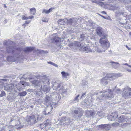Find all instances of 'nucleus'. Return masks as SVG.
I'll return each instance as SVG.
<instances>
[{
    "mask_svg": "<svg viewBox=\"0 0 131 131\" xmlns=\"http://www.w3.org/2000/svg\"><path fill=\"white\" fill-rule=\"evenodd\" d=\"M96 31L97 35L101 38L100 39L99 42L102 47L106 49H108L110 46V43L107 41V35L104 32L102 28L101 27H98L96 29Z\"/></svg>",
    "mask_w": 131,
    "mask_h": 131,
    "instance_id": "nucleus-1",
    "label": "nucleus"
},
{
    "mask_svg": "<svg viewBox=\"0 0 131 131\" xmlns=\"http://www.w3.org/2000/svg\"><path fill=\"white\" fill-rule=\"evenodd\" d=\"M115 0H95V2L101 7L108 8L109 7H113L114 8H117L116 6L113 5L110 3H113Z\"/></svg>",
    "mask_w": 131,
    "mask_h": 131,
    "instance_id": "nucleus-2",
    "label": "nucleus"
},
{
    "mask_svg": "<svg viewBox=\"0 0 131 131\" xmlns=\"http://www.w3.org/2000/svg\"><path fill=\"white\" fill-rule=\"evenodd\" d=\"M49 80L48 78L45 76L40 77L39 80H34L31 82L32 85L35 87L37 86H39L42 84H46L47 83L48 85Z\"/></svg>",
    "mask_w": 131,
    "mask_h": 131,
    "instance_id": "nucleus-3",
    "label": "nucleus"
},
{
    "mask_svg": "<svg viewBox=\"0 0 131 131\" xmlns=\"http://www.w3.org/2000/svg\"><path fill=\"white\" fill-rule=\"evenodd\" d=\"M52 86L54 90H59L61 93L63 94L66 92V90L62 82H60L59 81H57L56 82L52 83Z\"/></svg>",
    "mask_w": 131,
    "mask_h": 131,
    "instance_id": "nucleus-4",
    "label": "nucleus"
},
{
    "mask_svg": "<svg viewBox=\"0 0 131 131\" xmlns=\"http://www.w3.org/2000/svg\"><path fill=\"white\" fill-rule=\"evenodd\" d=\"M42 118L43 117L41 116L36 114L30 116L27 122L28 124L31 125H32L38 121L41 120Z\"/></svg>",
    "mask_w": 131,
    "mask_h": 131,
    "instance_id": "nucleus-5",
    "label": "nucleus"
},
{
    "mask_svg": "<svg viewBox=\"0 0 131 131\" xmlns=\"http://www.w3.org/2000/svg\"><path fill=\"white\" fill-rule=\"evenodd\" d=\"M122 92V96L126 98L131 96V88L128 87H126L123 89Z\"/></svg>",
    "mask_w": 131,
    "mask_h": 131,
    "instance_id": "nucleus-6",
    "label": "nucleus"
},
{
    "mask_svg": "<svg viewBox=\"0 0 131 131\" xmlns=\"http://www.w3.org/2000/svg\"><path fill=\"white\" fill-rule=\"evenodd\" d=\"M16 86V84H8L4 86V90L8 92L14 93L17 92L15 87Z\"/></svg>",
    "mask_w": 131,
    "mask_h": 131,
    "instance_id": "nucleus-7",
    "label": "nucleus"
},
{
    "mask_svg": "<svg viewBox=\"0 0 131 131\" xmlns=\"http://www.w3.org/2000/svg\"><path fill=\"white\" fill-rule=\"evenodd\" d=\"M114 77V75L113 74H107L105 77L101 79V84L104 85H107L109 81L111 80V79Z\"/></svg>",
    "mask_w": 131,
    "mask_h": 131,
    "instance_id": "nucleus-8",
    "label": "nucleus"
},
{
    "mask_svg": "<svg viewBox=\"0 0 131 131\" xmlns=\"http://www.w3.org/2000/svg\"><path fill=\"white\" fill-rule=\"evenodd\" d=\"M103 94L102 97H103L106 99L111 98L113 97V95L112 94V92L111 91L110 89H108L107 91H103L101 92Z\"/></svg>",
    "mask_w": 131,
    "mask_h": 131,
    "instance_id": "nucleus-9",
    "label": "nucleus"
},
{
    "mask_svg": "<svg viewBox=\"0 0 131 131\" xmlns=\"http://www.w3.org/2000/svg\"><path fill=\"white\" fill-rule=\"evenodd\" d=\"M52 94V100H54L56 102L54 103L53 105L54 106V105L58 104V102L61 98V96L59 94L57 93L54 92L52 93V92H50Z\"/></svg>",
    "mask_w": 131,
    "mask_h": 131,
    "instance_id": "nucleus-10",
    "label": "nucleus"
},
{
    "mask_svg": "<svg viewBox=\"0 0 131 131\" xmlns=\"http://www.w3.org/2000/svg\"><path fill=\"white\" fill-rule=\"evenodd\" d=\"M22 48L20 47L16 48L13 46H9L7 48V51L8 53H13L15 51H20Z\"/></svg>",
    "mask_w": 131,
    "mask_h": 131,
    "instance_id": "nucleus-11",
    "label": "nucleus"
},
{
    "mask_svg": "<svg viewBox=\"0 0 131 131\" xmlns=\"http://www.w3.org/2000/svg\"><path fill=\"white\" fill-rule=\"evenodd\" d=\"M54 105L52 103L49 104L47 108H46L44 111L43 112V114L45 115H47L50 114V112L53 109Z\"/></svg>",
    "mask_w": 131,
    "mask_h": 131,
    "instance_id": "nucleus-12",
    "label": "nucleus"
},
{
    "mask_svg": "<svg viewBox=\"0 0 131 131\" xmlns=\"http://www.w3.org/2000/svg\"><path fill=\"white\" fill-rule=\"evenodd\" d=\"M51 39L52 40V42H58L60 40V38L57 36L56 33L53 34L51 37Z\"/></svg>",
    "mask_w": 131,
    "mask_h": 131,
    "instance_id": "nucleus-13",
    "label": "nucleus"
},
{
    "mask_svg": "<svg viewBox=\"0 0 131 131\" xmlns=\"http://www.w3.org/2000/svg\"><path fill=\"white\" fill-rule=\"evenodd\" d=\"M41 89L42 91L45 94L49 93L50 92V88L49 86L45 85H41Z\"/></svg>",
    "mask_w": 131,
    "mask_h": 131,
    "instance_id": "nucleus-14",
    "label": "nucleus"
},
{
    "mask_svg": "<svg viewBox=\"0 0 131 131\" xmlns=\"http://www.w3.org/2000/svg\"><path fill=\"white\" fill-rule=\"evenodd\" d=\"M108 63L113 68L115 69L118 68L120 65L119 63L115 62L113 61H111Z\"/></svg>",
    "mask_w": 131,
    "mask_h": 131,
    "instance_id": "nucleus-15",
    "label": "nucleus"
},
{
    "mask_svg": "<svg viewBox=\"0 0 131 131\" xmlns=\"http://www.w3.org/2000/svg\"><path fill=\"white\" fill-rule=\"evenodd\" d=\"M50 92H49L45 98L44 100L46 103H49L52 100V94Z\"/></svg>",
    "mask_w": 131,
    "mask_h": 131,
    "instance_id": "nucleus-16",
    "label": "nucleus"
},
{
    "mask_svg": "<svg viewBox=\"0 0 131 131\" xmlns=\"http://www.w3.org/2000/svg\"><path fill=\"white\" fill-rule=\"evenodd\" d=\"M81 47V51H82L85 53H87L89 52H91L92 51L91 50L90 48V47L88 46L85 47L83 46Z\"/></svg>",
    "mask_w": 131,
    "mask_h": 131,
    "instance_id": "nucleus-17",
    "label": "nucleus"
},
{
    "mask_svg": "<svg viewBox=\"0 0 131 131\" xmlns=\"http://www.w3.org/2000/svg\"><path fill=\"white\" fill-rule=\"evenodd\" d=\"M128 120L126 116H121L118 118V121L120 123L123 122H127Z\"/></svg>",
    "mask_w": 131,
    "mask_h": 131,
    "instance_id": "nucleus-18",
    "label": "nucleus"
},
{
    "mask_svg": "<svg viewBox=\"0 0 131 131\" xmlns=\"http://www.w3.org/2000/svg\"><path fill=\"white\" fill-rule=\"evenodd\" d=\"M109 124H101L99 126V128L101 129H107L110 127Z\"/></svg>",
    "mask_w": 131,
    "mask_h": 131,
    "instance_id": "nucleus-19",
    "label": "nucleus"
},
{
    "mask_svg": "<svg viewBox=\"0 0 131 131\" xmlns=\"http://www.w3.org/2000/svg\"><path fill=\"white\" fill-rule=\"evenodd\" d=\"M77 19L70 18L69 19H66V22H67L68 24L72 25L73 23H75L77 22Z\"/></svg>",
    "mask_w": 131,
    "mask_h": 131,
    "instance_id": "nucleus-20",
    "label": "nucleus"
},
{
    "mask_svg": "<svg viewBox=\"0 0 131 131\" xmlns=\"http://www.w3.org/2000/svg\"><path fill=\"white\" fill-rule=\"evenodd\" d=\"M61 120L63 121V124H64L66 125L69 124L71 122L69 118H67L66 117H63L62 118Z\"/></svg>",
    "mask_w": 131,
    "mask_h": 131,
    "instance_id": "nucleus-21",
    "label": "nucleus"
},
{
    "mask_svg": "<svg viewBox=\"0 0 131 131\" xmlns=\"http://www.w3.org/2000/svg\"><path fill=\"white\" fill-rule=\"evenodd\" d=\"M73 46H74L75 49L79 48V49L81 51V47L82 46H83L81 45L80 42H75L73 44Z\"/></svg>",
    "mask_w": 131,
    "mask_h": 131,
    "instance_id": "nucleus-22",
    "label": "nucleus"
},
{
    "mask_svg": "<svg viewBox=\"0 0 131 131\" xmlns=\"http://www.w3.org/2000/svg\"><path fill=\"white\" fill-rule=\"evenodd\" d=\"M34 94L37 96H39L42 98L43 96L42 93V92L41 90H37L35 92Z\"/></svg>",
    "mask_w": 131,
    "mask_h": 131,
    "instance_id": "nucleus-23",
    "label": "nucleus"
},
{
    "mask_svg": "<svg viewBox=\"0 0 131 131\" xmlns=\"http://www.w3.org/2000/svg\"><path fill=\"white\" fill-rule=\"evenodd\" d=\"M110 9L111 10H112L114 11L116 14V16L117 15H123L125 13L120 12L118 10H117V9Z\"/></svg>",
    "mask_w": 131,
    "mask_h": 131,
    "instance_id": "nucleus-24",
    "label": "nucleus"
},
{
    "mask_svg": "<svg viewBox=\"0 0 131 131\" xmlns=\"http://www.w3.org/2000/svg\"><path fill=\"white\" fill-rule=\"evenodd\" d=\"M86 113L88 116L90 117L93 116L95 114L94 112L92 111H87Z\"/></svg>",
    "mask_w": 131,
    "mask_h": 131,
    "instance_id": "nucleus-25",
    "label": "nucleus"
},
{
    "mask_svg": "<svg viewBox=\"0 0 131 131\" xmlns=\"http://www.w3.org/2000/svg\"><path fill=\"white\" fill-rule=\"evenodd\" d=\"M34 48L31 47H26L24 49V51L25 52H29L31 51L34 50Z\"/></svg>",
    "mask_w": 131,
    "mask_h": 131,
    "instance_id": "nucleus-26",
    "label": "nucleus"
},
{
    "mask_svg": "<svg viewBox=\"0 0 131 131\" xmlns=\"http://www.w3.org/2000/svg\"><path fill=\"white\" fill-rule=\"evenodd\" d=\"M7 59L8 61L14 62L16 61V59L12 56H8L7 58Z\"/></svg>",
    "mask_w": 131,
    "mask_h": 131,
    "instance_id": "nucleus-27",
    "label": "nucleus"
},
{
    "mask_svg": "<svg viewBox=\"0 0 131 131\" xmlns=\"http://www.w3.org/2000/svg\"><path fill=\"white\" fill-rule=\"evenodd\" d=\"M117 117V115L115 116L112 115H110L108 116V119L110 121H114V120Z\"/></svg>",
    "mask_w": 131,
    "mask_h": 131,
    "instance_id": "nucleus-28",
    "label": "nucleus"
},
{
    "mask_svg": "<svg viewBox=\"0 0 131 131\" xmlns=\"http://www.w3.org/2000/svg\"><path fill=\"white\" fill-rule=\"evenodd\" d=\"M63 78H66L67 76H69L68 73L64 71H62L61 73Z\"/></svg>",
    "mask_w": 131,
    "mask_h": 131,
    "instance_id": "nucleus-29",
    "label": "nucleus"
},
{
    "mask_svg": "<svg viewBox=\"0 0 131 131\" xmlns=\"http://www.w3.org/2000/svg\"><path fill=\"white\" fill-rule=\"evenodd\" d=\"M7 98L9 101L12 102L14 101V100L15 99V97L13 95H11L8 96Z\"/></svg>",
    "mask_w": 131,
    "mask_h": 131,
    "instance_id": "nucleus-30",
    "label": "nucleus"
},
{
    "mask_svg": "<svg viewBox=\"0 0 131 131\" xmlns=\"http://www.w3.org/2000/svg\"><path fill=\"white\" fill-rule=\"evenodd\" d=\"M20 83V84H21L23 86L25 87L26 86H29V84L28 83L24 81H21Z\"/></svg>",
    "mask_w": 131,
    "mask_h": 131,
    "instance_id": "nucleus-31",
    "label": "nucleus"
},
{
    "mask_svg": "<svg viewBox=\"0 0 131 131\" xmlns=\"http://www.w3.org/2000/svg\"><path fill=\"white\" fill-rule=\"evenodd\" d=\"M66 19H60L58 20L59 24L61 25L64 24L66 22Z\"/></svg>",
    "mask_w": 131,
    "mask_h": 131,
    "instance_id": "nucleus-32",
    "label": "nucleus"
},
{
    "mask_svg": "<svg viewBox=\"0 0 131 131\" xmlns=\"http://www.w3.org/2000/svg\"><path fill=\"white\" fill-rule=\"evenodd\" d=\"M48 121H49L47 120L44 124L45 125V127H47V128H48L50 127L51 125L50 122H48Z\"/></svg>",
    "mask_w": 131,
    "mask_h": 131,
    "instance_id": "nucleus-33",
    "label": "nucleus"
},
{
    "mask_svg": "<svg viewBox=\"0 0 131 131\" xmlns=\"http://www.w3.org/2000/svg\"><path fill=\"white\" fill-rule=\"evenodd\" d=\"M20 85V83H19L18 86L17 85H16V86L15 87L16 90V89H17L19 91H20L22 90V88Z\"/></svg>",
    "mask_w": 131,
    "mask_h": 131,
    "instance_id": "nucleus-34",
    "label": "nucleus"
},
{
    "mask_svg": "<svg viewBox=\"0 0 131 131\" xmlns=\"http://www.w3.org/2000/svg\"><path fill=\"white\" fill-rule=\"evenodd\" d=\"M95 50L97 52L99 53H101L102 52H105V50L102 49L100 48L97 47L95 49Z\"/></svg>",
    "mask_w": 131,
    "mask_h": 131,
    "instance_id": "nucleus-35",
    "label": "nucleus"
},
{
    "mask_svg": "<svg viewBox=\"0 0 131 131\" xmlns=\"http://www.w3.org/2000/svg\"><path fill=\"white\" fill-rule=\"evenodd\" d=\"M27 92L25 91H23L21 92H20L18 94V95L20 96H24L26 95V94Z\"/></svg>",
    "mask_w": 131,
    "mask_h": 131,
    "instance_id": "nucleus-36",
    "label": "nucleus"
},
{
    "mask_svg": "<svg viewBox=\"0 0 131 131\" xmlns=\"http://www.w3.org/2000/svg\"><path fill=\"white\" fill-rule=\"evenodd\" d=\"M49 9L48 10H46L44 9L42 11V13H45L46 14H48L50 13L52 11V9Z\"/></svg>",
    "mask_w": 131,
    "mask_h": 131,
    "instance_id": "nucleus-37",
    "label": "nucleus"
},
{
    "mask_svg": "<svg viewBox=\"0 0 131 131\" xmlns=\"http://www.w3.org/2000/svg\"><path fill=\"white\" fill-rule=\"evenodd\" d=\"M85 39V35L84 34H83L80 35L79 40L80 41H82L84 40Z\"/></svg>",
    "mask_w": 131,
    "mask_h": 131,
    "instance_id": "nucleus-38",
    "label": "nucleus"
},
{
    "mask_svg": "<svg viewBox=\"0 0 131 131\" xmlns=\"http://www.w3.org/2000/svg\"><path fill=\"white\" fill-rule=\"evenodd\" d=\"M18 122L19 123L17 124H16L15 125L16 128L17 129L22 128L23 127L20 124V122L18 121Z\"/></svg>",
    "mask_w": 131,
    "mask_h": 131,
    "instance_id": "nucleus-39",
    "label": "nucleus"
},
{
    "mask_svg": "<svg viewBox=\"0 0 131 131\" xmlns=\"http://www.w3.org/2000/svg\"><path fill=\"white\" fill-rule=\"evenodd\" d=\"M31 14L34 15L36 12V9H30V10Z\"/></svg>",
    "mask_w": 131,
    "mask_h": 131,
    "instance_id": "nucleus-40",
    "label": "nucleus"
},
{
    "mask_svg": "<svg viewBox=\"0 0 131 131\" xmlns=\"http://www.w3.org/2000/svg\"><path fill=\"white\" fill-rule=\"evenodd\" d=\"M47 63L50 64L51 65L56 67H58V66L55 63L51 61L47 62Z\"/></svg>",
    "mask_w": 131,
    "mask_h": 131,
    "instance_id": "nucleus-41",
    "label": "nucleus"
},
{
    "mask_svg": "<svg viewBox=\"0 0 131 131\" xmlns=\"http://www.w3.org/2000/svg\"><path fill=\"white\" fill-rule=\"evenodd\" d=\"M6 95V94L5 92L4 91H1V93L0 94V97H2L3 96H5Z\"/></svg>",
    "mask_w": 131,
    "mask_h": 131,
    "instance_id": "nucleus-42",
    "label": "nucleus"
},
{
    "mask_svg": "<svg viewBox=\"0 0 131 131\" xmlns=\"http://www.w3.org/2000/svg\"><path fill=\"white\" fill-rule=\"evenodd\" d=\"M42 50H37L35 51L36 52L37 54L39 56V55L41 54V51Z\"/></svg>",
    "mask_w": 131,
    "mask_h": 131,
    "instance_id": "nucleus-43",
    "label": "nucleus"
},
{
    "mask_svg": "<svg viewBox=\"0 0 131 131\" xmlns=\"http://www.w3.org/2000/svg\"><path fill=\"white\" fill-rule=\"evenodd\" d=\"M48 53V52L47 51H45L43 50H42L41 51V55L42 56H44L45 54H46Z\"/></svg>",
    "mask_w": 131,
    "mask_h": 131,
    "instance_id": "nucleus-44",
    "label": "nucleus"
},
{
    "mask_svg": "<svg viewBox=\"0 0 131 131\" xmlns=\"http://www.w3.org/2000/svg\"><path fill=\"white\" fill-rule=\"evenodd\" d=\"M48 20V19L45 17H43L42 19V21L43 22H47Z\"/></svg>",
    "mask_w": 131,
    "mask_h": 131,
    "instance_id": "nucleus-45",
    "label": "nucleus"
},
{
    "mask_svg": "<svg viewBox=\"0 0 131 131\" xmlns=\"http://www.w3.org/2000/svg\"><path fill=\"white\" fill-rule=\"evenodd\" d=\"M79 96V95H78L74 99V101H75V102H77L78 101V98Z\"/></svg>",
    "mask_w": 131,
    "mask_h": 131,
    "instance_id": "nucleus-46",
    "label": "nucleus"
},
{
    "mask_svg": "<svg viewBox=\"0 0 131 131\" xmlns=\"http://www.w3.org/2000/svg\"><path fill=\"white\" fill-rule=\"evenodd\" d=\"M112 126H118L119 124L118 123H115L112 124Z\"/></svg>",
    "mask_w": 131,
    "mask_h": 131,
    "instance_id": "nucleus-47",
    "label": "nucleus"
},
{
    "mask_svg": "<svg viewBox=\"0 0 131 131\" xmlns=\"http://www.w3.org/2000/svg\"><path fill=\"white\" fill-rule=\"evenodd\" d=\"M23 20H27L28 19V17H26L25 15H23L22 16Z\"/></svg>",
    "mask_w": 131,
    "mask_h": 131,
    "instance_id": "nucleus-48",
    "label": "nucleus"
},
{
    "mask_svg": "<svg viewBox=\"0 0 131 131\" xmlns=\"http://www.w3.org/2000/svg\"><path fill=\"white\" fill-rule=\"evenodd\" d=\"M124 25H123V26L124 27H125V28H126L127 29H129L130 28V27L129 26H126L125 23L124 24Z\"/></svg>",
    "mask_w": 131,
    "mask_h": 131,
    "instance_id": "nucleus-49",
    "label": "nucleus"
},
{
    "mask_svg": "<svg viewBox=\"0 0 131 131\" xmlns=\"http://www.w3.org/2000/svg\"><path fill=\"white\" fill-rule=\"evenodd\" d=\"M9 41L5 40L3 42V44L4 45H6Z\"/></svg>",
    "mask_w": 131,
    "mask_h": 131,
    "instance_id": "nucleus-50",
    "label": "nucleus"
},
{
    "mask_svg": "<svg viewBox=\"0 0 131 131\" xmlns=\"http://www.w3.org/2000/svg\"><path fill=\"white\" fill-rule=\"evenodd\" d=\"M128 123H126L123 124L122 126V127L124 126L126 127L128 125Z\"/></svg>",
    "mask_w": 131,
    "mask_h": 131,
    "instance_id": "nucleus-51",
    "label": "nucleus"
},
{
    "mask_svg": "<svg viewBox=\"0 0 131 131\" xmlns=\"http://www.w3.org/2000/svg\"><path fill=\"white\" fill-rule=\"evenodd\" d=\"M34 18V16H31L29 17H28V19H32Z\"/></svg>",
    "mask_w": 131,
    "mask_h": 131,
    "instance_id": "nucleus-52",
    "label": "nucleus"
},
{
    "mask_svg": "<svg viewBox=\"0 0 131 131\" xmlns=\"http://www.w3.org/2000/svg\"><path fill=\"white\" fill-rule=\"evenodd\" d=\"M74 113L75 114H77L78 113V111L77 110H75L74 111Z\"/></svg>",
    "mask_w": 131,
    "mask_h": 131,
    "instance_id": "nucleus-53",
    "label": "nucleus"
},
{
    "mask_svg": "<svg viewBox=\"0 0 131 131\" xmlns=\"http://www.w3.org/2000/svg\"><path fill=\"white\" fill-rule=\"evenodd\" d=\"M30 23V22L29 21H25L24 23L25 24H28L29 23Z\"/></svg>",
    "mask_w": 131,
    "mask_h": 131,
    "instance_id": "nucleus-54",
    "label": "nucleus"
},
{
    "mask_svg": "<svg viewBox=\"0 0 131 131\" xmlns=\"http://www.w3.org/2000/svg\"><path fill=\"white\" fill-rule=\"evenodd\" d=\"M0 131H7L5 130L4 128H2L1 129V130H0ZM9 131H12V130H9Z\"/></svg>",
    "mask_w": 131,
    "mask_h": 131,
    "instance_id": "nucleus-55",
    "label": "nucleus"
},
{
    "mask_svg": "<svg viewBox=\"0 0 131 131\" xmlns=\"http://www.w3.org/2000/svg\"><path fill=\"white\" fill-rule=\"evenodd\" d=\"M85 95V93H83L82 94V96L81 97V99L83 96H84Z\"/></svg>",
    "mask_w": 131,
    "mask_h": 131,
    "instance_id": "nucleus-56",
    "label": "nucleus"
},
{
    "mask_svg": "<svg viewBox=\"0 0 131 131\" xmlns=\"http://www.w3.org/2000/svg\"><path fill=\"white\" fill-rule=\"evenodd\" d=\"M97 100L98 101H100L99 102H101V100L102 101V99H99V98H97Z\"/></svg>",
    "mask_w": 131,
    "mask_h": 131,
    "instance_id": "nucleus-57",
    "label": "nucleus"
},
{
    "mask_svg": "<svg viewBox=\"0 0 131 131\" xmlns=\"http://www.w3.org/2000/svg\"><path fill=\"white\" fill-rule=\"evenodd\" d=\"M24 23L22 24V26H24V27L25 28L26 26V25Z\"/></svg>",
    "mask_w": 131,
    "mask_h": 131,
    "instance_id": "nucleus-58",
    "label": "nucleus"
},
{
    "mask_svg": "<svg viewBox=\"0 0 131 131\" xmlns=\"http://www.w3.org/2000/svg\"><path fill=\"white\" fill-rule=\"evenodd\" d=\"M101 13L103 14H106V12L104 11L102 12Z\"/></svg>",
    "mask_w": 131,
    "mask_h": 131,
    "instance_id": "nucleus-59",
    "label": "nucleus"
},
{
    "mask_svg": "<svg viewBox=\"0 0 131 131\" xmlns=\"http://www.w3.org/2000/svg\"><path fill=\"white\" fill-rule=\"evenodd\" d=\"M129 19L130 21H131V14H130L129 15Z\"/></svg>",
    "mask_w": 131,
    "mask_h": 131,
    "instance_id": "nucleus-60",
    "label": "nucleus"
},
{
    "mask_svg": "<svg viewBox=\"0 0 131 131\" xmlns=\"http://www.w3.org/2000/svg\"><path fill=\"white\" fill-rule=\"evenodd\" d=\"M127 3H129L131 2V0H127Z\"/></svg>",
    "mask_w": 131,
    "mask_h": 131,
    "instance_id": "nucleus-61",
    "label": "nucleus"
},
{
    "mask_svg": "<svg viewBox=\"0 0 131 131\" xmlns=\"http://www.w3.org/2000/svg\"><path fill=\"white\" fill-rule=\"evenodd\" d=\"M122 64L123 65H126L127 66H128V64L127 63H125V64Z\"/></svg>",
    "mask_w": 131,
    "mask_h": 131,
    "instance_id": "nucleus-62",
    "label": "nucleus"
},
{
    "mask_svg": "<svg viewBox=\"0 0 131 131\" xmlns=\"http://www.w3.org/2000/svg\"><path fill=\"white\" fill-rule=\"evenodd\" d=\"M3 81H6V80L5 79H3L2 80Z\"/></svg>",
    "mask_w": 131,
    "mask_h": 131,
    "instance_id": "nucleus-63",
    "label": "nucleus"
},
{
    "mask_svg": "<svg viewBox=\"0 0 131 131\" xmlns=\"http://www.w3.org/2000/svg\"><path fill=\"white\" fill-rule=\"evenodd\" d=\"M128 10L130 12H131V9L129 8L128 9Z\"/></svg>",
    "mask_w": 131,
    "mask_h": 131,
    "instance_id": "nucleus-64",
    "label": "nucleus"
}]
</instances>
